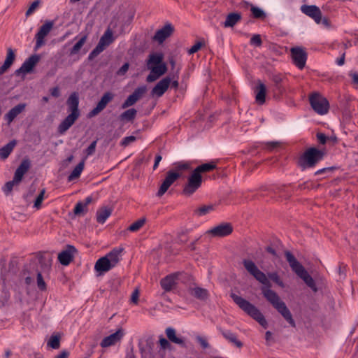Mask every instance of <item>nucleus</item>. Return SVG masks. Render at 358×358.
I'll return each instance as SVG.
<instances>
[{"label": "nucleus", "mask_w": 358, "mask_h": 358, "mask_svg": "<svg viewBox=\"0 0 358 358\" xmlns=\"http://www.w3.org/2000/svg\"><path fill=\"white\" fill-rule=\"evenodd\" d=\"M279 145H280V143L276 141H271V142H268L266 143V148L270 150H273L278 148Z\"/></svg>", "instance_id": "338daca9"}, {"label": "nucleus", "mask_w": 358, "mask_h": 358, "mask_svg": "<svg viewBox=\"0 0 358 358\" xmlns=\"http://www.w3.org/2000/svg\"><path fill=\"white\" fill-rule=\"evenodd\" d=\"M60 336L59 334L52 335L48 341V346L52 349H59L60 347Z\"/></svg>", "instance_id": "79ce46f5"}, {"label": "nucleus", "mask_w": 358, "mask_h": 358, "mask_svg": "<svg viewBox=\"0 0 358 358\" xmlns=\"http://www.w3.org/2000/svg\"><path fill=\"white\" fill-rule=\"evenodd\" d=\"M150 73L146 78V81L152 83L157 80L160 76L165 74L167 71V66L164 62L156 66L150 67Z\"/></svg>", "instance_id": "a211bd4d"}, {"label": "nucleus", "mask_w": 358, "mask_h": 358, "mask_svg": "<svg viewBox=\"0 0 358 358\" xmlns=\"http://www.w3.org/2000/svg\"><path fill=\"white\" fill-rule=\"evenodd\" d=\"M316 136L320 143L324 145L327 143V136L324 134L317 133Z\"/></svg>", "instance_id": "e2e57ef3"}, {"label": "nucleus", "mask_w": 358, "mask_h": 358, "mask_svg": "<svg viewBox=\"0 0 358 358\" xmlns=\"http://www.w3.org/2000/svg\"><path fill=\"white\" fill-rule=\"evenodd\" d=\"M309 101L312 108L317 114L323 115L328 113L329 103L328 100L320 93H313L309 97Z\"/></svg>", "instance_id": "39448f33"}, {"label": "nucleus", "mask_w": 358, "mask_h": 358, "mask_svg": "<svg viewBox=\"0 0 358 358\" xmlns=\"http://www.w3.org/2000/svg\"><path fill=\"white\" fill-rule=\"evenodd\" d=\"M15 144L16 142L13 140L0 148V157L3 159H6L13 151Z\"/></svg>", "instance_id": "f704fd0d"}, {"label": "nucleus", "mask_w": 358, "mask_h": 358, "mask_svg": "<svg viewBox=\"0 0 358 358\" xmlns=\"http://www.w3.org/2000/svg\"><path fill=\"white\" fill-rule=\"evenodd\" d=\"M166 336L169 340L176 344L180 345L181 346H185V343L182 338L178 337L176 336V330L172 327H168L166 329Z\"/></svg>", "instance_id": "7c9ffc66"}, {"label": "nucleus", "mask_w": 358, "mask_h": 358, "mask_svg": "<svg viewBox=\"0 0 358 358\" xmlns=\"http://www.w3.org/2000/svg\"><path fill=\"white\" fill-rule=\"evenodd\" d=\"M219 330L224 338L229 341L230 343H233L238 348L243 347V343L237 339V336L234 333H232L230 331L223 330L222 329H219Z\"/></svg>", "instance_id": "c756f323"}, {"label": "nucleus", "mask_w": 358, "mask_h": 358, "mask_svg": "<svg viewBox=\"0 0 358 358\" xmlns=\"http://www.w3.org/2000/svg\"><path fill=\"white\" fill-rule=\"evenodd\" d=\"M145 223V218H141L134 223H132L129 227L128 230L130 231H138Z\"/></svg>", "instance_id": "a18cd8bd"}, {"label": "nucleus", "mask_w": 358, "mask_h": 358, "mask_svg": "<svg viewBox=\"0 0 358 358\" xmlns=\"http://www.w3.org/2000/svg\"><path fill=\"white\" fill-rule=\"evenodd\" d=\"M271 80L273 83V98L280 99L282 94L285 92V81L286 78L280 73L273 74Z\"/></svg>", "instance_id": "6e6552de"}, {"label": "nucleus", "mask_w": 358, "mask_h": 358, "mask_svg": "<svg viewBox=\"0 0 358 358\" xmlns=\"http://www.w3.org/2000/svg\"><path fill=\"white\" fill-rule=\"evenodd\" d=\"M112 209L108 207H102L96 211V220L98 223L103 224L110 216Z\"/></svg>", "instance_id": "c85d7f7f"}, {"label": "nucleus", "mask_w": 358, "mask_h": 358, "mask_svg": "<svg viewBox=\"0 0 358 358\" xmlns=\"http://www.w3.org/2000/svg\"><path fill=\"white\" fill-rule=\"evenodd\" d=\"M113 266L107 257H102L99 258L94 266V268L96 271L100 273H104L110 271Z\"/></svg>", "instance_id": "bb28decb"}, {"label": "nucleus", "mask_w": 358, "mask_h": 358, "mask_svg": "<svg viewBox=\"0 0 358 358\" xmlns=\"http://www.w3.org/2000/svg\"><path fill=\"white\" fill-rule=\"evenodd\" d=\"M159 344L162 349H169L171 346V343L165 338L161 336L159 338Z\"/></svg>", "instance_id": "680f3d73"}, {"label": "nucleus", "mask_w": 358, "mask_h": 358, "mask_svg": "<svg viewBox=\"0 0 358 358\" xmlns=\"http://www.w3.org/2000/svg\"><path fill=\"white\" fill-rule=\"evenodd\" d=\"M202 184V176L195 169L189 176L187 182L183 188V194L185 195H192L194 193Z\"/></svg>", "instance_id": "423d86ee"}, {"label": "nucleus", "mask_w": 358, "mask_h": 358, "mask_svg": "<svg viewBox=\"0 0 358 358\" xmlns=\"http://www.w3.org/2000/svg\"><path fill=\"white\" fill-rule=\"evenodd\" d=\"M87 38V34H85L81 36L79 41L72 47L70 50V55H76L81 49L83 45L85 44Z\"/></svg>", "instance_id": "a19ab883"}, {"label": "nucleus", "mask_w": 358, "mask_h": 358, "mask_svg": "<svg viewBox=\"0 0 358 358\" xmlns=\"http://www.w3.org/2000/svg\"><path fill=\"white\" fill-rule=\"evenodd\" d=\"M203 45V43L202 42H200V41H198L196 42L194 45H192L191 47V48L188 50V53L189 55H192V54H194L196 52H198L201 48L202 47V45Z\"/></svg>", "instance_id": "4d7b16f0"}, {"label": "nucleus", "mask_w": 358, "mask_h": 358, "mask_svg": "<svg viewBox=\"0 0 358 358\" xmlns=\"http://www.w3.org/2000/svg\"><path fill=\"white\" fill-rule=\"evenodd\" d=\"M139 298V292L138 289H135L131 296V301L135 304L138 303Z\"/></svg>", "instance_id": "0e129e2a"}, {"label": "nucleus", "mask_w": 358, "mask_h": 358, "mask_svg": "<svg viewBox=\"0 0 358 358\" xmlns=\"http://www.w3.org/2000/svg\"><path fill=\"white\" fill-rule=\"evenodd\" d=\"M69 355V352L67 350H64L54 358H68Z\"/></svg>", "instance_id": "774afa93"}, {"label": "nucleus", "mask_w": 358, "mask_h": 358, "mask_svg": "<svg viewBox=\"0 0 358 358\" xmlns=\"http://www.w3.org/2000/svg\"><path fill=\"white\" fill-rule=\"evenodd\" d=\"M171 80L170 76H166L159 80L151 90V95L157 97L162 96L169 87Z\"/></svg>", "instance_id": "dca6fc26"}, {"label": "nucleus", "mask_w": 358, "mask_h": 358, "mask_svg": "<svg viewBox=\"0 0 358 358\" xmlns=\"http://www.w3.org/2000/svg\"><path fill=\"white\" fill-rule=\"evenodd\" d=\"M39 55H32L23 62L20 68L15 70V74L16 76H20L21 73H27L31 72L34 66L39 62Z\"/></svg>", "instance_id": "ddd939ff"}, {"label": "nucleus", "mask_w": 358, "mask_h": 358, "mask_svg": "<svg viewBox=\"0 0 358 358\" xmlns=\"http://www.w3.org/2000/svg\"><path fill=\"white\" fill-rule=\"evenodd\" d=\"M231 298L233 299L234 303L245 313L250 315L252 318L255 320L259 324L264 328H267L268 323L266 320L263 314L260 310L250 301L243 299V297L238 296L234 293H231Z\"/></svg>", "instance_id": "f03ea898"}, {"label": "nucleus", "mask_w": 358, "mask_h": 358, "mask_svg": "<svg viewBox=\"0 0 358 358\" xmlns=\"http://www.w3.org/2000/svg\"><path fill=\"white\" fill-rule=\"evenodd\" d=\"M15 184H17V181H15L14 179L11 181H8V182H6V184L3 187V191L6 195H8L12 192Z\"/></svg>", "instance_id": "09e8293b"}, {"label": "nucleus", "mask_w": 358, "mask_h": 358, "mask_svg": "<svg viewBox=\"0 0 358 358\" xmlns=\"http://www.w3.org/2000/svg\"><path fill=\"white\" fill-rule=\"evenodd\" d=\"M176 170L177 171L182 170H188L190 169V165L188 162H178L174 164Z\"/></svg>", "instance_id": "6e6d98bb"}, {"label": "nucleus", "mask_w": 358, "mask_h": 358, "mask_svg": "<svg viewBox=\"0 0 358 358\" xmlns=\"http://www.w3.org/2000/svg\"><path fill=\"white\" fill-rule=\"evenodd\" d=\"M136 140V138L134 136H127L122 138V140L120 142V145L123 147H127L130 143L134 142Z\"/></svg>", "instance_id": "5fc2aeb1"}, {"label": "nucleus", "mask_w": 358, "mask_h": 358, "mask_svg": "<svg viewBox=\"0 0 358 358\" xmlns=\"http://www.w3.org/2000/svg\"><path fill=\"white\" fill-rule=\"evenodd\" d=\"M173 31L174 27L171 23L166 24L162 29L156 31L152 39L162 43L173 34Z\"/></svg>", "instance_id": "6ab92c4d"}, {"label": "nucleus", "mask_w": 358, "mask_h": 358, "mask_svg": "<svg viewBox=\"0 0 358 358\" xmlns=\"http://www.w3.org/2000/svg\"><path fill=\"white\" fill-rule=\"evenodd\" d=\"M105 48L106 47L103 45L102 41L99 42L95 48L89 54L88 59L92 60L94 58L97 57L101 52H103Z\"/></svg>", "instance_id": "37998d69"}, {"label": "nucleus", "mask_w": 358, "mask_h": 358, "mask_svg": "<svg viewBox=\"0 0 358 358\" xmlns=\"http://www.w3.org/2000/svg\"><path fill=\"white\" fill-rule=\"evenodd\" d=\"M217 167L216 164L213 162L203 164L200 166H198L195 170L199 173L201 175L202 173H206L210 172L214 169H215Z\"/></svg>", "instance_id": "58836bf2"}, {"label": "nucleus", "mask_w": 358, "mask_h": 358, "mask_svg": "<svg viewBox=\"0 0 358 358\" xmlns=\"http://www.w3.org/2000/svg\"><path fill=\"white\" fill-rule=\"evenodd\" d=\"M27 104L25 103H20L12 108L5 115L4 119L7 121V123L10 124L15 118L24 110Z\"/></svg>", "instance_id": "393cba45"}, {"label": "nucleus", "mask_w": 358, "mask_h": 358, "mask_svg": "<svg viewBox=\"0 0 358 358\" xmlns=\"http://www.w3.org/2000/svg\"><path fill=\"white\" fill-rule=\"evenodd\" d=\"M40 3V1L39 0H36L34 1L31 4V6H29V8L27 9V10L26 11V16H29L31 14H32L34 13V11L35 10V9L38 7V6L39 5Z\"/></svg>", "instance_id": "bf43d9fd"}, {"label": "nucleus", "mask_w": 358, "mask_h": 358, "mask_svg": "<svg viewBox=\"0 0 358 358\" xmlns=\"http://www.w3.org/2000/svg\"><path fill=\"white\" fill-rule=\"evenodd\" d=\"M138 100L135 98L133 94H130L127 99L124 101L122 105V108H127L133 106Z\"/></svg>", "instance_id": "de8ad7c7"}, {"label": "nucleus", "mask_w": 358, "mask_h": 358, "mask_svg": "<svg viewBox=\"0 0 358 358\" xmlns=\"http://www.w3.org/2000/svg\"><path fill=\"white\" fill-rule=\"evenodd\" d=\"M234 228L229 222H222L206 231V234L212 237L222 238L230 235L233 232Z\"/></svg>", "instance_id": "0eeeda50"}, {"label": "nucleus", "mask_w": 358, "mask_h": 358, "mask_svg": "<svg viewBox=\"0 0 358 358\" xmlns=\"http://www.w3.org/2000/svg\"><path fill=\"white\" fill-rule=\"evenodd\" d=\"M285 256L292 270L304 281L308 287H309L313 292H316L317 291V287L315 280L305 269L303 266L296 259L291 252L287 250L285 251Z\"/></svg>", "instance_id": "7ed1b4c3"}, {"label": "nucleus", "mask_w": 358, "mask_h": 358, "mask_svg": "<svg viewBox=\"0 0 358 358\" xmlns=\"http://www.w3.org/2000/svg\"><path fill=\"white\" fill-rule=\"evenodd\" d=\"M189 292L192 296L201 301H206L209 297V292L208 289L202 287H191L189 288Z\"/></svg>", "instance_id": "cd10ccee"}, {"label": "nucleus", "mask_w": 358, "mask_h": 358, "mask_svg": "<svg viewBox=\"0 0 358 358\" xmlns=\"http://www.w3.org/2000/svg\"><path fill=\"white\" fill-rule=\"evenodd\" d=\"M114 98V94L110 92H107L103 94L101 99L96 104V107L90 110L87 115L88 117L91 118L101 113Z\"/></svg>", "instance_id": "9d476101"}, {"label": "nucleus", "mask_w": 358, "mask_h": 358, "mask_svg": "<svg viewBox=\"0 0 358 358\" xmlns=\"http://www.w3.org/2000/svg\"><path fill=\"white\" fill-rule=\"evenodd\" d=\"M243 264L245 270L263 285L261 289L266 300L277 310L291 327H295V321L285 303L280 299L275 292L271 289V283L268 278L281 287L285 286L278 273L277 272L268 273L267 277L264 272L258 268L255 263L250 259H243Z\"/></svg>", "instance_id": "f257e3e1"}, {"label": "nucleus", "mask_w": 358, "mask_h": 358, "mask_svg": "<svg viewBox=\"0 0 358 358\" xmlns=\"http://www.w3.org/2000/svg\"><path fill=\"white\" fill-rule=\"evenodd\" d=\"M180 176L181 174L180 173L174 172L171 170L168 171L165 179L159 187L157 196L159 197L163 196L171 185Z\"/></svg>", "instance_id": "f8f14e48"}, {"label": "nucleus", "mask_w": 358, "mask_h": 358, "mask_svg": "<svg viewBox=\"0 0 358 358\" xmlns=\"http://www.w3.org/2000/svg\"><path fill=\"white\" fill-rule=\"evenodd\" d=\"M303 13L313 18L317 24L322 20V12L319 7L315 5H303L301 7Z\"/></svg>", "instance_id": "f3484780"}, {"label": "nucleus", "mask_w": 358, "mask_h": 358, "mask_svg": "<svg viewBox=\"0 0 358 358\" xmlns=\"http://www.w3.org/2000/svg\"><path fill=\"white\" fill-rule=\"evenodd\" d=\"M177 280V273L169 274L161 279V287L164 290L165 292H171L176 287Z\"/></svg>", "instance_id": "aec40b11"}, {"label": "nucleus", "mask_w": 358, "mask_h": 358, "mask_svg": "<svg viewBox=\"0 0 358 358\" xmlns=\"http://www.w3.org/2000/svg\"><path fill=\"white\" fill-rule=\"evenodd\" d=\"M76 252L77 250L73 245H67L66 249L58 255L59 263L63 266H68L73 261Z\"/></svg>", "instance_id": "4468645a"}, {"label": "nucleus", "mask_w": 358, "mask_h": 358, "mask_svg": "<svg viewBox=\"0 0 358 358\" xmlns=\"http://www.w3.org/2000/svg\"><path fill=\"white\" fill-rule=\"evenodd\" d=\"M241 19V15L238 13H230L226 17L224 23V27H232Z\"/></svg>", "instance_id": "72a5a7b5"}, {"label": "nucleus", "mask_w": 358, "mask_h": 358, "mask_svg": "<svg viewBox=\"0 0 358 358\" xmlns=\"http://www.w3.org/2000/svg\"><path fill=\"white\" fill-rule=\"evenodd\" d=\"M68 106V111L73 115L80 116V112L79 110V96L77 92H73L71 94L66 101Z\"/></svg>", "instance_id": "412c9836"}, {"label": "nucleus", "mask_w": 358, "mask_h": 358, "mask_svg": "<svg viewBox=\"0 0 358 358\" xmlns=\"http://www.w3.org/2000/svg\"><path fill=\"white\" fill-rule=\"evenodd\" d=\"M15 55L14 51L13 50V49L11 48H8L7 49L6 58L4 62L12 65L13 62L15 61Z\"/></svg>", "instance_id": "3c124183"}, {"label": "nucleus", "mask_w": 358, "mask_h": 358, "mask_svg": "<svg viewBox=\"0 0 358 358\" xmlns=\"http://www.w3.org/2000/svg\"><path fill=\"white\" fill-rule=\"evenodd\" d=\"M291 56L293 63L299 69H303L307 60V53L301 47H294L290 49Z\"/></svg>", "instance_id": "1a4fd4ad"}, {"label": "nucleus", "mask_w": 358, "mask_h": 358, "mask_svg": "<svg viewBox=\"0 0 358 358\" xmlns=\"http://www.w3.org/2000/svg\"><path fill=\"white\" fill-rule=\"evenodd\" d=\"M250 10L254 18L264 19L266 17L265 12L258 7L252 6Z\"/></svg>", "instance_id": "c03bdc74"}, {"label": "nucleus", "mask_w": 358, "mask_h": 358, "mask_svg": "<svg viewBox=\"0 0 358 358\" xmlns=\"http://www.w3.org/2000/svg\"><path fill=\"white\" fill-rule=\"evenodd\" d=\"M147 92V87L145 85L140 86L134 90L132 93L135 98L138 100L141 99L144 94Z\"/></svg>", "instance_id": "49530a36"}, {"label": "nucleus", "mask_w": 358, "mask_h": 358, "mask_svg": "<svg viewBox=\"0 0 358 358\" xmlns=\"http://www.w3.org/2000/svg\"><path fill=\"white\" fill-rule=\"evenodd\" d=\"M164 55L162 53H152L149 55L147 61V67L156 66L163 62Z\"/></svg>", "instance_id": "473e14b6"}, {"label": "nucleus", "mask_w": 358, "mask_h": 358, "mask_svg": "<svg viewBox=\"0 0 358 358\" xmlns=\"http://www.w3.org/2000/svg\"><path fill=\"white\" fill-rule=\"evenodd\" d=\"M325 151L315 147L307 149L299 158L298 165L302 170L313 168L324 159Z\"/></svg>", "instance_id": "20e7f679"}, {"label": "nucleus", "mask_w": 358, "mask_h": 358, "mask_svg": "<svg viewBox=\"0 0 358 358\" xmlns=\"http://www.w3.org/2000/svg\"><path fill=\"white\" fill-rule=\"evenodd\" d=\"M31 166L29 159H25L22 161L19 166L15 170L13 179L19 183L22 181L23 176L29 171Z\"/></svg>", "instance_id": "5701e85b"}, {"label": "nucleus", "mask_w": 358, "mask_h": 358, "mask_svg": "<svg viewBox=\"0 0 358 358\" xmlns=\"http://www.w3.org/2000/svg\"><path fill=\"white\" fill-rule=\"evenodd\" d=\"M79 117L80 116L69 113L59 124L57 127L58 133L64 134L74 124Z\"/></svg>", "instance_id": "b1692460"}, {"label": "nucleus", "mask_w": 358, "mask_h": 358, "mask_svg": "<svg viewBox=\"0 0 358 358\" xmlns=\"http://www.w3.org/2000/svg\"><path fill=\"white\" fill-rule=\"evenodd\" d=\"M196 339L199 343L203 349H207L210 347L209 343L205 338L201 336H197Z\"/></svg>", "instance_id": "052dcab7"}, {"label": "nucleus", "mask_w": 358, "mask_h": 358, "mask_svg": "<svg viewBox=\"0 0 358 358\" xmlns=\"http://www.w3.org/2000/svg\"><path fill=\"white\" fill-rule=\"evenodd\" d=\"M122 251L123 248H115L105 256L110 261V263L112 264L113 267L119 262V257Z\"/></svg>", "instance_id": "2f4dec72"}, {"label": "nucleus", "mask_w": 358, "mask_h": 358, "mask_svg": "<svg viewBox=\"0 0 358 358\" xmlns=\"http://www.w3.org/2000/svg\"><path fill=\"white\" fill-rule=\"evenodd\" d=\"M255 93V101L259 105H262L266 101V86L260 80H258L257 85L254 88Z\"/></svg>", "instance_id": "4be33fe9"}, {"label": "nucleus", "mask_w": 358, "mask_h": 358, "mask_svg": "<svg viewBox=\"0 0 358 358\" xmlns=\"http://www.w3.org/2000/svg\"><path fill=\"white\" fill-rule=\"evenodd\" d=\"M92 196H87L84 201L78 202L73 209L76 215H84L87 212V206L92 202Z\"/></svg>", "instance_id": "a878e982"}, {"label": "nucleus", "mask_w": 358, "mask_h": 358, "mask_svg": "<svg viewBox=\"0 0 358 358\" xmlns=\"http://www.w3.org/2000/svg\"><path fill=\"white\" fill-rule=\"evenodd\" d=\"M96 141H94L85 150V153L87 156L92 155L94 153L96 146Z\"/></svg>", "instance_id": "13d9d810"}, {"label": "nucleus", "mask_w": 358, "mask_h": 358, "mask_svg": "<svg viewBox=\"0 0 358 358\" xmlns=\"http://www.w3.org/2000/svg\"><path fill=\"white\" fill-rule=\"evenodd\" d=\"M84 166L85 162L83 160L76 165V166L73 169L72 172L69 174V176H68V181L71 182L76 178H78L83 170L84 169Z\"/></svg>", "instance_id": "c9c22d12"}, {"label": "nucleus", "mask_w": 358, "mask_h": 358, "mask_svg": "<svg viewBox=\"0 0 358 358\" xmlns=\"http://www.w3.org/2000/svg\"><path fill=\"white\" fill-rule=\"evenodd\" d=\"M335 169H336V167H335V166H331V167H326V168H323V169H321L317 170V171L315 173V176L320 175V174H322V173H326L327 171H334V170H335Z\"/></svg>", "instance_id": "69168bd1"}, {"label": "nucleus", "mask_w": 358, "mask_h": 358, "mask_svg": "<svg viewBox=\"0 0 358 358\" xmlns=\"http://www.w3.org/2000/svg\"><path fill=\"white\" fill-rule=\"evenodd\" d=\"M124 336V331L122 328H119L115 333L105 337L101 342L100 345L102 348H108L115 345L120 342Z\"/></svg>", "instance_id": "2eb2a0df"}, {"label": "nucleus", "mask_w": 358, "mask_h": 358, "mask_svg": "<svg viewBox=\"0 0 358 358\" xmlns=\"http://www.w3.org/2000/svg\"><path fill=\"white\" fill-rule=\"evenodd\" d=\"M215 205L208 204V205H203L196 208L194 210V213L197 216H204L209 213L215 210Z\"/></svg>", "instance_id": "e433bc0d"}, {"label": "nucleus", "mask_w": 358, "mask_h": 358, "mask_svg": "<svg viewBox=\"0 0 358 358\" xmlns=\"http://www.w3.org/2000/svg\"><path fill=\"white\" fill-rule=\"evenodd\" d=\"M45 192V189H43L41 191L40 194L38 195V196L36 197V199L34 201V207L36 208L37 209L41 208L42 201L44 199Z\"/></svg>", "instance_id": "603ef678"}, {"label": "nucleus", "mask_w": 358, "mask_h": 358, "mask_svg": "<svg viewBox=\"0 0 358 358\" xmlns=\"http://www.w3.org/2000/svg\"><path fill=\"white\" fill-rule=\"evenodd\" d=\"M54 26L53 21H46L39 29L38 31L35 35L36 38V47L37 49L41 47L45 43V37L50 33Z\"/></svg>", "instance_id": "9b49d317"}, {"label": "nucleus", "mask_w": 358, "mask_h": 358, "mask_svg": "<svg viewBox=\"0 0 358 358\" xmlns=\"http://www.w3.org/2000/svg\"><path fill=\"white\" fill-rule=\"evenodd\" d=\"M37 286L38 288L41 291H44L47 288L46 283L45 282L41 272L37 273Z\"/></svg>", "instance_id": "8fccbe9b"}, {"label": "nucleus", "mask_w": 358, "mask_h": 358, "mask_svg": "<svg viewBox=\"0 0 358 358\" xmlns=\"http://www.w3.org/2000/svg\"><path fill=\"white\" fill-rule=\"evenodd\" d=\"M251 45L259 47L262 44V41L259 34H255L250 41Z\"/></svg>", "instance_id": "864d4df0"}, {"label": "nucleus", "mask_w": 358, "mask_h": 358, "mask_svg": "<svg viewBox=\"0 0 358 358\" xmlns=\"http://www.w3.org/2000/svg\"><path fill=\"white\" fill-rule=\"evenodd\" d=\"M114 41V38L113 37V32L110 29H108L103 35L101 37L99 42H101L103 43V45L105 47L108 46L110 44H111Z\"/></svg>", "instance_id": "ea45409f"}, {"label": "nucleus", "mask_w": 358, "mask_h": 358, "mask_svg": "<svg viewBox=\"0 0 358 358\" xmlns=\"http://www.w3.org/2000/svg\"><path fill=\"white\" fill-rule=\"evenodd\" d=\"M137 110L135 108H130L122 114H120L119 119L121 121L132 122L136 116Z\"/></svg>", "instance_id": "4c0bfd02"}]
</instances>
